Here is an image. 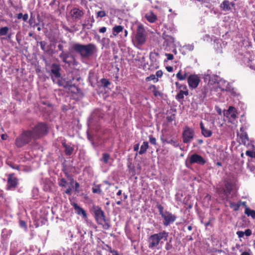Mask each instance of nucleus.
<instances>
[{"label":"nucleus","mask_w":255,"mask_h":255,"mask_svg":"<svg viewBox=\"0 0 255 255\" xmlns=\"http://www.w3.org/2000/svg\"><path fill=\"white\" fill-rule=\"evenodd\" d=\"M48 132V127L44 123L39 122L31 128L22 130L15 138V145L21 148L32 141L41 138Z\"/></svg>","instance_id":"obj_1"},{"label":"nucleus","mask_w":255,"mask_h":255,"mask_svg":"<svg viewBox=\"0 0 255 255\" xmlns=\"http://www.w3.org/2000/svg\"><path fill=\"white\" fill-rule=\"evenodd\" d=\"M72 49L79 54L81 58L87 59L93 55L97 48L96 45L92 43L87 44L75 43L72 45Z\"/></svg>","instance_id":"obj_2"},{"label":"nucleus","mask_w":255,"mask_h":255,"mask_svg":"<svg viewBox=\"0 0 255 255\" xmlns=\"http://www.w3.org/2000/svg\"><path fill=\"white\" fill-rule=\"evenodd\" d=\"M168 233L165 231L154 234L149 237L147 240L148 247L150 249H159V244H162L166 241L168 237Z\"/></svg>","instance_id":"obj_3"},{"label":"nucleus","mask_w":255,"mask_h":255,"mask_svg":"<svg viewBox=\"0 0 255 255\" xmlns=\"http://www.w3.org/2000/svg\"><path fill=\"white\" fill-rule=\"evenodd\" d=\"M60 66L58 64L53 63L50 66V75L53 82L54 83H55L56 82H59L58 79L60 78L61 76L60 73Z\"/></svg>","instance_id":"obj_4"},{"label":"nucleus","mask_w":255,"mask_h":255,"mask_svg":"<svg viewBox=\"0 0 255 255\" xmlns=\"http://www.w3.org/2000/svg\"><path fill=\"white\" fill-rule=\"evenodd\" d=\"M59 57L62 60V62L69 67L71 65H76V61L75 57L69 53L65 52H61L59 55Z\"/></svg>","instance_id":"obj_5"},{"label":"nucleus","mask_w":255,"mask_h":255,"mask_svg":"<svg viewBox=\"0 0 255 255\" xmlns=\"http://www.w3.org/2000/svg\"><path fill=\"white\" fill-rule=\"evenodd\" d=\"M194 134L195 132L193 129L187 126L185 127L182 134L183 143H188L190 142L193 139Z\"/></svg>","instance_id":"obj_6"},{"label":"nucleus","mask_w":255,"mask_h":255,"mask_svg":"<svg viewBox=\"0 0 255 255\" xmlns=\"http://www.w3.org/2000/svg\"><path fill=\"white\" fill-rule=\"evenodd\" d=\"M135 39L139 45H142L145 42L146 32L143 26L141 25L137 27Z\"/></svg>","instance_id":"obj_7"},{"label":"nucleus","mask_w":255,"mask_h":255,"mask_svg":"<svg viewBox=\"0 0 255 255\" xmlns=\"http://www.w3.org/2000/svg\"><path fill=\"white\" fill-rule=\"evenodd\" d=\"M217 88L220 89L222 92L226 91L230 92L234 96H237L239 95L236 92L235 89L229 83L226 81L222 82L221 81L219 83Z\"/></svg>","instance_id":"obj_8"},{"label":"nucleus","mask_w":255,"mask_h":255,"mask_svg":"<svg viewBox=\"0 0 255 255\" xmlns=\"http://www.w3.org/2000/svg\"><path fill=\"white\" fill-rule=\"evenodd\" d=\"M168 31H164L162 34V37L164 40L163 46L165 47V49L168 48L174 47L175 39L172 35L168 34Z\"/></svg>","instance_id":"obj_9"},{"label":"nucleus","mask_w":255,"mask_h":255,"mask_svg":"<svg viewBox=\"0 0 255 255\" xmlns=\"http://www.w3.org/2000/svg\"><path fill=\"white\" fill-rule=\"evenodd\" d=\"M92 211L94 213V216L97 222L105 221L104 212L101 207L94 205L92 207Z\"/></svg>","instance_id":"obj_10"},{"label":"nucleus","mask_w":255,"mask_h":255,"mask_svg":"<svg viewBox=\"0 0 255 255\" xmlns=\"http://www.w3.org/2000/svg\"><path fill=\"white\" fill-rule=\"evenodd\" d=\"M18 184V179L14 176V174L8 175L6 189L7 190H14Z\"/></svg>","instance_id":"obj_11"},{"label":"nucleus","mask_w":255,"mask_h":255,"mask_svg":"<svg viewBox=\"0 0 255 255\" xmlns=\"http://www.w3.org/2000/svg\"><path fill=\"white\" fill-rule=\"evenodd\" d=\"M200 81L199 77L197 75H190L187 78V82L190 89L196 88Z\"/></svg>","instance_id":"obj_12"},{"label":"nucleus","mask_w":255,"mask_h":255,"mask_svg":"<svg viewBox=\"0 0 255 255\" xmlns=\"http://www.w3.org/2000/svg\"><path fill=\"white\" fill-rule=\"evenodd\" d=\"M206 160L203 157L197 153L192 154L189 159L190 164L196 163L199 165H204L206 163Z\"/></svg>","instance_id":"obj_13"},{"label":"nucleus","mask_w":255,"mask_h":255,"mask_svg":"<svg viewBox=\"0 0 255 255\" xmlns=\"http://www.w3.org/2000/svg\"><path fill=\"white\" fill-rule=\"evenodd\" d=\"M61 144L64 148V152L66 156L71 155L74 150L75 145L72 143H67L66 139H63L61 141Z\"/></svg>","instance_id":"obj_14"},{"label":"nucleus","mask_w":255,"mask_h":255,"mask_svg":"<svg viewBox=\"0 0 255 255\" xmlns=\"http://www.w3.org/2000/svg\"><path fill=\"white\" fill-rule=\"evenodd\" d=\"M84 11L77 7H74L70 11V15L72 19L75 21L80 20L84 15Z\"/></svg>","instance_id":"obj_15"},{"label":"nucleus","mask_w":255,"mask_h":255,"mask_svg":"<svg viewBox=\"0 0 255 255\" xmlns=\"http://www.w3.org/2000/svg\"><path fill=\"white\" fill-rule=\"evenodd\" d=\"M235 3L230 2L228 0H224L220 5V9L226 12L232 11V7L235 6Z\"/></svg>","instance_id":"obj_16"},{"label":"nucleus","mask_w":255,"mask_h":255,"mask_svg":"<svg viewBox=\"0 0 255 255\" xmlns=\"http://www.w3.org/2000/svg\"><path fill=\"white\" fill-rule=\"evenodd\" d=\"M59 82H56L58 86L63 87L64 88L72 87V83L70 80L68 79L67 76L62 77L58 79Z\"/></svg>","instance_id":"obj_17"},{"label":"nucleus","mask_w":255,"mask_h":255,"mask_svg":"<svg viewBox=\"0 0 255 255\" xmlns=\"http://www.w3.org/2000/svg\"><path fill=\"white\" fill-rule=\"evenodd\" d=\"M71 205L74 208L75 212L79 215L82 216L84 219L87 218V214L86 211L80 206H79L76 203L72 202L71 203Z\"/></svg>","instance_id":"obj_18"},{"label":"nucleus","mask_w":255,"mask_h":255,"mask_svg":"<svg viewBox=\"0 0 255 255\" xmlns=\"http://www.w3.org/2000/svg\"><path fill=\"white\" fill-rule=\"evenodd\" d=\"M164 220L165 223H170L174 222L176 219V216L171 213L166 211L162 216Z\"/></svg>","instance_id":"obj_19"},{"label":"nucleus","mask_w":255,"mask_h":255,"mask_svg":"<svg viewBox=\"0 0 255 255\" xmlns=\"http://www.w3.org/2000/svg\"><path fill=\"white\" fill-rule=\"evenodd\" d=\"M200 127L201 130V133L205 137H209L212 136V131L206 128L202 121H201L200 123Z\"/></svg>","instance_id":"obj_20"},{"label":"nucleus","mask_w":255,"mask_h":255,"mask_svg":"<svg viewBox=\"0 0 255 255\" xmlns=\"http://www.w3.org/2000/svg\"><path fill=\"white\" fill-rule=\"evenodd\" d=\"M233 189V183L229 181H226L225 184V189L224 193L225 196L228 197L231 193Z\"/></svg>","instance_id":"obj_21"},{"label":"nucleus","mask_w":255,"mask_h":255,"mask_svg":"<svg viewBox=\"0 0 255 255\" xmlns=\"http://www.w3.org/2000/svg\"><path fill=\"white\" fill-rule=\"evenodd\" d=\"M227 117L235 119L237 117V112L235 108L230 106L226 113Z\"/></svg>","instance_id":"obj_22"},{"label":"nucleus","mask_w":255,"mask_h":255,"mask_svg":"<svg viewBox=\"0 0 255 255\" xmlns=\"http://www.w3.org/2000/svg\"><path fill=\"white\" fill-rule=\"evenodd\" d=\"M145 17L148 21L151 23L154 22L157 20V16L152 11H149L145 14Z\"/></svg>","instance_id":"obj_23"},{"label":"nucleus","mask_w":255,"mask_h":255,"mask_svg":"<svg viewBox=\"0 0 255 255\" xmlns=\"http://www.w3.org/2000/svg\"><path fill=\"white\" fill-rule=\"evenodd\" d=\"M189 93L188 90L183 91V90H180L176 96V99L178 102H181L184 99V96L188 95Z\"/></svg>","instance_id":"obj_24"},{"label":"nucleus","mask_w":255,"mask_h":255,"mask_svg":"<svg viewBox=\"0 0 255 255\" xmlns=\"http://www.w3.org/2000/svg\"><path fill=\"white\" fill-rule=\"evenodd\" d=\"M99 85L98 86L99 87H103L104 88H108L109 86L111 85V82L110 81L106 78H102L101 79L99 82Z\"/></svg>","instance_id":"obj_25"},{"label":"nucleus","mask_w":255,"mask_h":255,"mask_svg":"<svg viewBox=\"0 0 255 255\" xmlns=\"http://www.w3.org/2000/svg\"><path fill=\"white\" fill-rule=\"evenodd\" d=\"M227 202L229 203L230 208L234 211H237L239 210L241 206V203H239V201L237 203H235L230 200H227Z\"/></svg>","instance_id":"obj_26"},{"label":"nucleus","mask_w":255,"mask_h":255,"mask_svg":"<svg viewBox=\"0 0 255 255\" xmlns=\"http://www.w3.org/2000/svg\"><path fill=\"white\" fill-rule=\"evenodd\" d=\"M124 30V27L122 25H115L113 27L112 29V34L114 36H117V35Z\"/></svg>","instance_id":"obj_27"},{"label":"nucleus","mask_w":255,"mask_h":255,"mask_svg":"<svg viewBox=\"0 0 255 255\" xmlns=\"http://www.w3.org/2000/svg\"><path fill=\"white\" fill-rule=\"evenodd\" d=\"M150 67L151 68L157 69L159 67V62L156 60L155 57L150 55Z\"/></svg>","instance_id":"obj_28"},{"label":"nucleus","mask_w":255,"mask_h":255,"mask_svg":"<svg viewBox=\"0 0 255 255\" xmlns=\"http://www.w3.org/2000/svg\"><path fill=\"white\" fill-rule=\"evenodd\" d=\"M148 142L147 141H144L141 145L140 150L138 151L139 154L142 155L145 153L148 148Z\"/></svg>","instance_id":"obj_29"},{"label":"nucleus","mask_w":255,"mask_h":255,"mask_svg":"<svg viewBox=\"0 0 255 255\" xmlns=\"http://www.w3.org/2000/svg\"><path fill=\"white\" fill-rule=\"evenodd\" d=\"M28 23L29 25L33 28H35L39 25V23L36 22L35 16L33 15L32 13H31L30 18L28 20Z\"/></svg>","instance_id":"obj_30"},{"label":"nucleus","mask_w":255,"mask_h":255,"mask_svg":"<svg viewBox=\"0 0 255 255\" xmlns=\"http://www.w3.org/2000/svg\"><path fill=\"white\" fill-rule=\"evenodd\" d=\"M9 28L7 26L2 27L0 28V39H3L4 38L2 37L3 36H6L9 31Z\"/></svg>","instance_id":"obj_31"},{"label":"nucleus","mask_w":255,"mask_h":255,"mask_svg":"<svg viewBox=\"0 0 255 255\" xmlns=\"http://www.w3.org/2000/svg\"><path fill=\"white\" fill-rule=\"evenodd\" d=\"M102 185L101 184H94V187H92V190L93 193H97L98 194H101L102 190L101 189Z\"/></svg>","instance_id":"obj_32"},{"label":"nucleus","mask_w":255,"mask_h":255,"mask_svg":"<svg viewBox=\"0 0 255 255\" xmlns=\"http://www.w3.org/2000/svg\"><path fill=\"white\" fill-rule=\"evenodd\" d=\"M187 73L185 71H182V70H180L176 74V77L177 79L180 81L184 80L186 79L187 77Z\"/></svg>","instance_id":"obj_33"},{"label":"nucleus","mask_w":255,"mask_h":255,"mask_svg":"<svg viewBox=\"0 0 255 255\" xmlns=\"http://www.w3.org/2000/svg\"><path fill=\"white\" fill-rule=\"evenodd\" d=\"M67 78L69 80H70L72 83V87L75 86V83H74V80L76 79L72 73H70L67 74ZM80 78L79 77H76V81H78Z\"/></svg>","instance_id":"obj_34"},{"label":"nucleus","mask_w":255,"mask_h":255,"mask_svg":"<svg viewBox=\"0 0 255 255\" xmlns=\"http://www.w3.org/2000/svg\"><path fill=\"white\" fill-rule=\"evenodd\" d=\"M149 89L152 90L153 94L155 97L161 96L162 95V94L157 90L156 86L154 85H151L149 87Z\"/></svg>","instance_id":"obj_35"},{"label":"nucleus","mask_w":255,"mask_h":255,"mask_svg":"<svg viewBox=\"0 0 255 255\" xmlns=\"http://www.w3.org/2000/svg\"><path fill=\"white\" fill-rule=\"evenodd\" d=\"M245 214L248 216H251L253 219H255V211L251 210L248 207H246L245 211Z\"/></svg>","instance_id":"obj_36"},{"label":"nucleus","mask_w":255,"mask_h":255,"mask_svg":"<svg viewBox=\"0 0 255 255\" xmlns=\"http://www.w3.org/2000/svg\"><path fill=\"white\" fill-rule=\"evenodd\" d=\"M161 140L162 143L166 142L168 144H171L175 147H177L179 146V144H178L177 142L174 140L173 139L167 140L166 139H164L162 137H161Z\"/></svg>","instance_id":"obj_37"},{"label":"nucleus","mask_w":255,"mask_h":255,"mask_svg":"<svg viewBox=\"0 0 255 255\" xmlns=\"http://www.w3.org/2000/svg\"><path fill=\"white\" fill-rule=\"evenodd\" d=\"M110 159V155L108 153H104L102 154V157L100 159L101 161H102L105 164H107L109 162V160Z\"/></svg>","instance_id":"obj_38"},{"label":"nucleus","mask_w":255,"mask_h":255,"mask_svg":"<svg viewBox=\"0 0 255 255\" xmlns=\"http://www.w3.org/2000/svg\"><path fill=\"white\" fill-rule=\"evenodd\" d=\"M151 80H153L154 83H156L158 81V79L157 78H156L155 75L154 74H151L149 76L145 78V81L146 82H148Z\"/></svg>","instance_id":"obj_39"},{"label":"nucleus","mask_w":255,"mask_h":255,"mask_svg":"<svg viewBox=\"0 0 255 255\" xmlns=\"http://www.w3.org/2000/svg\"><path fill=\"white\" fill-rule=\"evenodd\" d=\"M167 30L164 31H168V34H172L175 33L176 32V29L173 26H170L168 27H166Z\"/></svg>","instance_id":"obj_40"},{"label":"nucleus","mask_w":255,"mask_h":255,"mask_svg":"<svg viewBox=\"0 0 255 255\" xmlns=\"http://www.w3.org/2000/svg\"><path fill=\"white\" fill-rule=\"evenodd\" d=\"M171 242H172V238H171L170 239V240L168 242H167V243H166V245L165 246V249L166 250L169 251L173 248V246L171 244Z\"/></svg>","instance_id":"obj_41"},{"label":"nucleus","mask_w":255,"mask_h":255,"mask_svg":"<svg viewBox=\"0 0 255 255\" xmlns=\"http://www.w3.org/2000/svg\"><path fill=\"white\" fill-rule=\"evenodd\" d=\"M241 138L242 139V142L245 143L246 141L249 140L247 132H245L244 133H242L241 135Z\"/></svg>","instance_id":"obj_42"},{"label":"nucleus","mask_w":255,"mask_h":255,"mask_svg":"<svg viewBox=\"0 0 255 255\" xmlns=\"http://www.w3.org/2000/svg\"><path fill=\"white\" fill-rule=\"evenodd\" d=\"M156 207H157V209L158 210V211L159 212V214L162 217V215H164V214L165 213V212H163V210H164L163 207L161 204H157Z\"/></svg>","instance_id":"obj_43"},{"label":"nucleus","mask_w":255,"mask_h":255,"mask_svg":"<svg viewBox=\"0 0 255 255\" xmlns=\"http://www.w3.org/2000/svg\"><path fill=\"white\" fill-rule=\"evenodd\" d=\"M194 46L193 44H187L183 46V48L185 49L187 51H191L194 49Z\"/></svg>","instance_id":"obj_44"},{"label":"nucleus","mask_w":255,"mask_h":255,"mask_svg":"<svg viewBox=\"0 0 255 255\" xmlns=\"http://www.w3.org/2000/svg\"><path fill=\"white\" fill-rule=\"evenodd\" d=\"M67 184V180L64 178H61L59 182V186L60 187H65Z\"/></svg>","instance_id":"obj_45"},{"label":"nucleus","mask_w":255,"mask_h":255,"mask_svg":"<svg viewBox=\"0 0 255 255\" xmlns=\"http://www.w3.org/2000/svg\"><path fill=\"white\" fill-rule=\"evenodd\" d=\"M106 16V13L105 11L101 10L97 12V17H104Z\"/></svg>","instance_id":"obj_46"},{"label":"nucleus","mask_w":255,"mask_h":255,"mask_svg":"<svg viewBox=\"0 0 255 255\" xmlns=\"http://www.w3.org/2000/svg\"><path fill=\"white\" fill-rule=\"evenodd\" d=\"M41 49L43 50L44 51H46L47 50L46 49V42L44 41H42L39 42Z\"/></svg>","instance_id":"obj_47"},{"label":"nucleus","mask_w":255,"mask_h":255,"mask_svg":"<svg viewBox=\"0 0 255 255\" xmlns=\"http://www.w3.org/2000/svg\"><path fill=\"white\" fill-rule=\"evenodd\" d=\"M166 120L168 122H172L175 120V114H173L170 116H167Z\"/></svg>","instance_id":"obj_48"},{"label":"nucleus","mask_w":255,"mask_h":255,"mask_svg":"<svg viewBox=\"0 0 255 255\" xmlns=\"http://www.w3.org/2000/svg\"><path fill=\"white\" fill-rule=\"evenodd\" d=\"M149 142L153 145H156V139L155 137L150 135L149 136Z\"/></svg>","instance_id":"obj_49"},{"label":"nucleus","mask_w":255,"mask_h":255,"mask_svg":"<svg viewBox=\"0 0 255 255\" xmlns=\"http://www.w3.org/2000/svg\"><path fill=\"white\" fill-rule=\"evenodd\" d=\"M255 151L253 150H247L246 152V154L251 157H253L254 153Z\"/></svg>","instance_id":"obj_50"},{"label":"nucleus","mask_w":255,"mask_h":255,"mask_svg":"<svg viewBox=\"0 0 255 255\" xmlns=\"http://www.w3.org/2000/svg\"><path fill=\"white\" fill-rule=\"evenodd\" d=\"M252 253L250 249H248L245 252H243L241 255H252Z\"/></svg>","instance_id":"obj_51"},{"label":"nucleus","mask_w":255,"mask_h":255,"mask_svg":"<svg viewBox=\"0 0 255 255\" xmlns=\"http://www.w3.org/2000/svg\"><path fill=\"white\" fill-rule=\"evenodd\" d=\"M244 232V235H245L247 237H249L252 235V232L250 229L246 230Z\"/></svg>","instance_id":"obj_52"},{"label":"nucleus","mask_w":255,"mask_h":255,"mask_svg":"<svg viewBox=\"0 0 255 255\" xmlns=\"http://www.w3.org/2000/svg\"><path fill=\"white\" fill-rule=\"evenodd\" d=\"M162 75H163L162 71L161 70H158L156 72L155 76H156L157 78H160L162 77Z\"/></svg>","instance_id":"obj_53"},{"label":"nucleus","mask_w":255,"mask_h":255,"mask_svg":"<svg viewBox=\"0 0 255 255\" xmlns=\"http://www.w3.org/2000/svg\"><path fill=\"white\" fill-rule=\"evenodd\" d=\"M165 56L168 60H172L174 58L173 55L172 54L166 53Z\"/></svg>","instance_id":"obj_54"},{"label":"nucleus","mask_w":255,"mask_h":255,"mask_svg":"<svg viewBox=\"0 0 255 255\" xmlns=\"http://www.w3.org/2000/svg\"><path fill=\"white\" fill-rule=\"evenodd\" d=\"M237 235L239 238H243L244 236V232L243 231H238L237 232Z\"/></svg>","instance_id":"obj_55"},{"label":"nucleus","mask_w":255,"mask_h":255,"mask_svg":"<svg viewBox=\"0 0 255 255\" xmlns=\"http://www.w3.org/2000/svg\"><path fill=\"white\" fill-rule=\"evenodd\" d=\"M22 19L24 21H25V22L27 21L28 19V14L25 13L24 14H23Z\"/></svg>","instance_id":"obj_56"},{"label":"nucleus","mask_w":255,"mask_h":255,"mask_svg":"<svg viewBox=\"0 0 255 255\" xmlns=\"http://www.w3.org/2000/svg\"><path fill=\"white\" fill-rule=\"evenodd\" d=\"M210 79H211V76H210V74H205L204 79H205V81H208L209 82L210 81Z\"/></svg>","instance_id":"obj_57"},{"label":"nucleus","mask_w":255,"mask_h":255,"mask_svg":"<svg viewBox=\"0 0 255 255\" xmlns=\"http://www.w3.org/2000/svg\"><path fill=\"white\" fill-rule=\"evenodd\" d=\"M58 48L59 51H61V52H64L63 50L64 46L62 44H59L58 45Z\"/></svg>","instance_id":"obj_58"},{"label":"nucleus","mask_w":255,"mask_h":255,"mask_svg":"<svg viewBox=\"0 0 255 255\" xmlns=\"http://www.w3.org/2000/svg\"><path fill=\"white\" fill-rule=\"evenodd\" d=\"M72 189L70 187H69L65 191V193L68 195H71L72 194Z\"/></svg>","instance_id":"obj_59"},{"label":"nucleus","mask_w":255,"mask_h":255,"mask_svg":"<svg viewBox=\"0 0 255 255\" xmlns=\"http://www.w3.org/2000/svg\"><path fill=\"white\" fill-rule=\"evenodd\" d=\"M107 30V28L106 27H101L99 30V32L100 33H105Z\"/></svg>","instance_id":"obj_60"},{"label":"nucleus","mask_w":255,"mask_h":255,"mask_svg":"<svg viewBox=\"0 0 255 255\" xmlns=\"http://www.w3.org/2000/svg\"><path fill=\"white\" fill-rule=\"evenodd\" d=\"M139 143H136V144H134V146H133V150L134 151H137L139 149Z\"/></svg>","instance_id":"obj_61"},{"label":"nucleus","mask_w":255,"mask_h":255,"mask_svg":"<svg viewBox=\"0 0 255 255\" xmlns=\"http://www.w3.org/2000/svg\"><path fill=\"white\" fill-rule=\"evenodd\" d=\"M179 90H183V91L188 90L187 89V86L186 85H180V86L179 87Z\"/></svg>","instance_id":"obj_62"},{"label":"nucleus","mask_w":255,"mask_h":255,"mask_svg":"<svg viewBox=\"0 0 255 255\" xmlns=\"http://www.w3.org/2000/svg\"><path fill=\"white\" fill-rule=\"evenodd\" d=\"M89 120H91V121H93V120H96V114L95 113H93L91 114L90 118H89Z\"/></svg>","instance_id":"obj_63"},{"label":"nucleus","mask_w":255,"mask_h":255,"mask_svg":"<svg viewBox=\"0 0 255 255\" xmlns=\"http://www.w3.org/2000/svg\"><path fill=\"white\" fill-rule=\"evenodd\" d=\"M56 2H57L58 3H59V0H53L49 3V5L51 6H53Z\"/></svg>","instance_id":"obj_64"}]
</instances>
